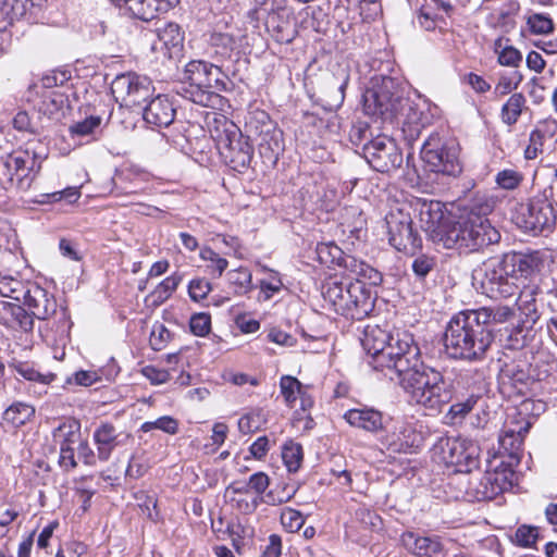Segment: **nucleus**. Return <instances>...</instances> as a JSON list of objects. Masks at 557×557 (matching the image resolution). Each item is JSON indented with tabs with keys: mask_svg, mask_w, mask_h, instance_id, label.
Listing matches in <instances>:
<instances>
[{
	"mask_svg": "<svg viewBox=\"0 0 557 557\" xmlns=\"http://www.w3.org/2000/svg\"><path fill=\"white\" fill-rule=\"evenodd\" d=\"M421 158L434 173L456 176L461 172L459 146L455 139L432 133L421 148Z\"/></svg>",
	"mask_w": 557,
	"mask_h": 557,
	"instance_id": "11",
	"label": "nucleus"
},
{
	"mask_svg": "<svg viewBox=\"0 0 557 557\" xmlns=\"http://www.w3.org/2000/svg\"><path fill=\"white\" fill-rule=\"evenodd\" d=\"M227 278L236 295H246L252 289V274L247 268L239 267L230 271Z\"/></svg>",
	"mask_w": 557,
	"mask_h": 557,
	"instance_id": "45",
	"label": "nucleus"
},
{
	"mask_svg": "<svg viewBox=\"0 0 557 557\" xmlns=\"http://www.w3.org/2000/svg\"><path fill=\"white\" fill-rule=\"evenodd\" d=\"M304 458L302 447L293 441L287 442L282 449V459L288 472H297Z\"/></svg>",
	"mask_w": 557,
	"mask_h": 557,
	"instance_id": "49",
	"label": "nucleus"
},
{
	"mask_svg": "<svg viewBox=\"0 0 557 557\" xmlns=\"http://www.w3.org/2000/svg\"><path fill=\"white\" fill-rule=\"evenodd\" d=\"M322 295L338 314L352 320H362L374 309L375 298L361 280L330 278L322 287Z\"/></svg>",
	"mask_w": 557,
	"mask_h": 557,
	"instance_id": "5",
	"label": "nucleus"
},
{
	"mask_svg": "<svg viewBox=\"0 0 557 557\" xmlns=\"http://www.w3.org/2000/svg\"><path fill=\"white\" fill-rule=\"evenodd\" d=\"M102 117L98 115H90L83 121L76 122L70 127L72 135L78 137L92 136L101 126Z\"/></svg>",
	"mask_w": 557,
	"mask_h": 557,
	"instance_id": "55",
	"label": "nucleus"
},
{
	"mask_svg": "<svg viewBox=\"0 0 557 557\" xmlns=\"http://www.w3.org/2000/svg\"><path fill=\"white\" fill-rule=\"evenodd\" d=\"M348 83L349 73L346 69L338 67L336 72H327L322 76L319 92L329 110L342 107Z\"/></svg>",
	"mask_w": 557,
	"mask_h": 557,
	"instance_id": "20",
	"label": "nucleus"
},
{
	"mask_svg": "<svg viewBox=\"0 0 557 557\" xmlns=\"http://www.w3.org/2000/svg\"><path fill=\"white\" fill-rule=\"evenodd\" d=\"M434 455L454 471L470 473L479 467L480 447L468 438L446 437L441 438L433 448Z\"/></svg>",
	"mask_w": 557,
	"mask_h": 557,
	"instance_id": "13",
	"label": "nucleus"
},
{
	"mask_svg": "<svg viewBox=\"0 0 557 557\" xmlns=\"http://www.w3.org/2000/svg\"><path fill=\"white\" fill-rule=\"evenodd\" d=\"M263 270L267 272V276L259 283L260 298L267 301L282 290L283 282L277 271L268 268H263Z\"/></svg>",
	"mask_w": 557,
	"mask_h": 557,
	"instance_id": "47",
	"label": "nucleus"
},
{
	"mask_svg": "<svg viewBox=\"0 0 557 557\" xmlns=\"http://www.w3.org/2000/svg\"><path fill=\"white\" fill-rule=\"evenodd\" d=\"M226 532L232 541L233 547L240 554L245 545V539L251 536V530L240 521H232L227 523Z\"/></svg>",
	"mask_w": 557,
	"mask_h": 557,
	"instance_id": "53",
	"label": "nucleus"
},
{
	"mask_svg": "<svg viewBox=\"0 0 557 557\" xmlns=\"http://www.w3.org/2000/svg\"><path fill=\"white\" fill-rule=\"evenodd\" d=\"M478 320L488 330L494 331V326L507 324L512 322L516 318V310L513 307L507 305H496L491 307H481L472 309Z\"/></svg>",
	"mask_w": 557,
	"mask_h": 557,
	"instance_id": "33",
	"label": "nucleus"
},
{
	"mask_svg": "<svg viewBox=\"0 0 557 557\" xmlns=\"http://www.w3.org/2000/svg\"><path fill=\"white\" fill-rule=\"evenodd\" d=\"M422 361L418 344L413 335L407 331L393 332L385 352L373 360V370L394 381Z\"/></svg>",
	"mask_w": 557,
	"mask_h": 557,
	"instance_id": "7",
	"label": "nucleus"
},
{
	"mask_svg": "<svg viewBox=\"0 0 557 557\" xmlns=\"http://www.w3.org/2000/svg\"><path fill=\"white\" fill-rule=\"evenodd\" d=\"M344 419L349 425L371 433H376L384 428L383 413L370 407L349 409L344 413Z\"/></svg>",
	"mask_w": 557,
	"mask_h": 557,
	"instance_id": "30",
	"label": "nucleus"
},
{
	"mask_svg": "<svg viewBox=\"0 0 557 557\" xmlns=\"http://www.w3.org/2000/svg\"><path fill=\"white\" fill-rule=\"evenodd\" d=\"M230 72L228 66L222 69V65L205 60H191L184 67V82L177 94L196 104L221 109L224 98L220 94L234 87Z\"/></svg>",
	"mask_w": 557,
	"mask_h": 557,
	"instance_id": "2",
	"label": "nucleus"
},
{
	"mask_svg": "<svg viewBox=\"0 0 557 557\" xmlns=\"http://www.w3.org/2000/svg\"><path fill=\"white\" fill-rule=\"evenodd\" d=\"M525 97L521 92L511 95L500 110L502 122L508 126L516 124L525 106Z\"/></svg>",
	"mask_w": 557,
	"mask_h": 557,
	"instance_id": "39",
	"label": "nucleus"
},
{
	"mask_svg": "<svg viewBox=\"0 0 557 557\" xmlns=\"http://www.w3.org/2000/svg\"><path fill=\"white\" fill-rule=\"evenodd\" d=\"M189 327L194 335L206 336L211 331V315L206 312H199L191 315Z\"/></svg>",
	"mask_w": 557,
	"mask_h": 557,
	"instance_id": "64",
	"label": "nucleus"
},
{
	"mask_svg": "<svg viewBox=\"0 0 557 557\" xmlns=\"http://www.w3.org/2000/svg\"><path fill=\"white\" fill-rule=\"evenodd\" d=\"M176 110L168 96L158 95L143 107V119L152 127H168L175 117Z\"/></svg>",
	"mask_w": 557,
	"mask_h": 557,
	"instance_id": "27",
	"label": "nucleus"
},
{
	"mask_svg": "<svg viewBox=\"0 0 557 557\" xmlns=\"http://www.w3.org/2000/svg\"><path fill=\"white\" fill-rule=\"evenodd\" d=\"M92 438L97 447L98 459L106 462L111 458L113 450L127 445L132 436L127 432L117 431L112 423L102 422L94 431Z\"/></svg>",
	"mask_w": 557,
	"mask_h": 557,
	"instance_id": "21",
	"label": "nucleus"
},
{
	"mask_svg": "<svg viewBox=\"0 0 557 557\" xmlns=\"http://www.w3.org/2000/svg\"><path fill=\"white\" fill-rule=\"evenodd\" d=\"M27 287L28 282L24 283L10 275H0V295L3 297L23 301Z\"/></svg>",
	"mask_w": 557,
	"mask_h": 557,
	"instance_id": "42",
	"label": "nucleus"
},
{
	"mask_svg": "<svg viewBox=\"0 0 557 557\" xmlns=\"http://www.w3.org/2000/svg\"><path fill=\"white\" fill-rule=\"evenodd\" d=\"M532 330L520 322L506 325L499 330V342L504 348L519 350L525 347L532 337Z\"/></svg>",
	"mask_w": 557,
	"mask_h": 557,
	"instance_id": "36",
	"label": "nucleus"
},
{
	"mask_svg": "<svg viewBox=\"0 0 557 557\" xmlns=\"http://www.w3.org/2000/svg\"><path fill=\"white\" fill-rule=\"evenodd\" d=\"M509 264L503 255L485 260L474 270L473 281L481 294L495 300L517 294L519 286Z\"/></svg>",
	"mask_w": 557,
	"mask_h": 557,
	"instance_id": "10",
	"label": "nucleus"
},
{
	"mask_svg": "<svg viewBox=\"0 0 557 557\" xmlns=\"http://www.w3.org/2000/svg\"><path fill=\"white\" fill-rule=\"evenodd\" d=\"M200 258L206 262L207 273L214 278L221 277L228 267V261L210 247L200 250Z\"/></svg>",
	"mask_w": 557,
	"mask_h": 557,
	"instance_id": "41",
	"label": "nucleus"
},
{
	"mask_svg": "<svg viewBox=\"0 0 557 557\" xmlns=\"http://www.w3.org/2000/svg\"><path fill=\"white\" fill-rule=\"evenodd\" d=\"M556 211L545 195L536 196L525 203L517 205L512 214L515 224L532 235L549 233L556 224Z\"/></svg>",
	"mask_w": 557,
	"mask_h": 557,
	"instance_id": "12",
	"label": "nucleus"
},
{
	"mask_svg": "<svg viewBox=\"0 0 557 557\" xmlns=\"http://www.w3.org/2000/svg\"><path fill=\"white\" fill-rule=\"evenodd\" d=\"M214 122L216 125L210 129V134L225 163L237 172L248 169L253 157V148L248 137L244 136L240 129L225 116L215 119Z\"/></svg>",
	"mask_w": 557,
	"mask_h": 557,
	"instance_id": "9",
	"label": "nucleus"
},
{
	"mask_svg": "<svg viewBox=\"0 0 557 557\" xmlns=\"http://www.w3.org/2000/svg\"><path fill=\"white\" fill-rule=\"evenodd\" d=\"M281 523L288 532H297L305 523L302 513L293 508H284L281 512Z\"/></svg>",
	"mask_w": 557,
	"mask_h": 557,
	"instance_id": "62",
	"label": "nucleus"
},
{
	"mask_svg": "<svg viewBox=\"0 0 557 557\" xmlns=\"http://www.w3.org/2000/svg\"><path fill=\"white\" fill-rule=\"evenodd\" d=\"M47 0H0V27L10 26L15 18L35 21Z\"/></svg>",
	"mask_w": 557,
	"mask_h": 557,
	"instance_id": "22",
	"label": "nucleus"
},
{
	"mask_svg": "<svg viewBox=\"0 0 557 557\" xmlns=\"http://www.w3.org/2000/svg\"><path fill=\"white\" fill-rule=\"evenodd\" d=\"M523 174L513 169L499 171L495 176V183L505 190H513L520 186L523 181Z\"/></svg>",
	"mask_w": 557,
	"mask_h": 557,
	"instance_id": "58",
	"label": "nucleus"
},
{
	"mask_svg": "<svg viewBox=\"0 0 557 557\" xmlns=\"http://www.w3.org/2000/svg\"><path fill=\"white\" fill-rule=\"evenodd\" d=\"M10 368H12L18 375L27 381L40 382L44 384H49L54 379V374H41L37 370L33 368L27 362L22 361H13L10 363Z\"/></svg>",
	"mask_w": 557,
	"mask_h": 557,
	"instance_id": "52",
	"label": "nucleus"
},
{
	"mask_svg": "<svg viewBox=\"0 0 557 557\" xmlns=\"http://www.w3.org/2000/svg\"><path fill=\"white\" fill-rule=\"evenodd\" d=\"M393 339V332H388L379 325H367L361 339V345L368 355V364L373 369V360L385 352Z\"/></svg>",
	"mask_w": 557,
	"mask_h": 557,
	"instance_id": "31",
	"label": "nucleus"
},
{
	"mask_svg": "<svg viewBox=\"0 0 557 557\" xmlns=\"http://www.w3.org/2000/svg\"><path fill=\"white\" fill-rule=\"evenodd\" d=\"M124 4L134 17L143 21H150L158 15L154 0H124Z\"/></svg>",
	"mask_w": 557,
	"mask_h": 557,
	"instance_id": "43",
	"label": "nucleus"
},
{
	"mask_svg": "<svg viewBox=\"0 0 557 557\" xmlns=\"http://www.w3.org/2000/svg\"><path fill=\"white\" fill-rule=\"evenodd\" d=\"M443 342L450 359L476 362L485 358L494 336L492 330L482 326L472 310H463L450 318Z\"/></svg>",
	"mask_w": 557,
	"mask_h": 557,
	"instance_id": "3",
	"label": "nucleus"
},
{
	"mask_svg": "<svg viewBox=\"0 0 557 557\" xmlns=\"http://www.w3.org/2000/svg\"><path fill=\"white\" fill-rule=\"evenodd\" d=\"M45 323L38 329L44 341L49 345L64 347L70 338L72 322L66 308L60 307L48 319H41Z\"/></svg>",
	"mask_w": 557,
	"mask_h": 557,
	"instance_id": "23",
	"label": "nucleus"
},
{
	"mask_svg": "<svg viewBox=\"0 0 557 557\" xmlns=\"http://www.w3.org/2000/svg\"><path fill=\"white\" fill-rule=\"evenodd\" d=\"M502 380L508 381L512 385H527L530 381V374L525 363H505L500 370Z\"/></svg>",
	"mask_w": 557,
	"mask_h": 557,
	"instance_id": "44",
	"label": "nucleus"
},
{
	"mask_svg": "<svg viewBox=\"0 0 557 557\" xmlns=\"http://www.w3.org/2000/svg\"><path fill=\"white\" fill-rule=\"evenodd\" d=\"M11 322L21 331L28 333L34 329V315L20 305H10Z\"/></svg>",
	"mask_w": 557,
	"mask_h": 557,
	"instance_id": "56",
	"label": "nucleus"
},
{
	"mask_svg": "<svg viewBox=\"0 0 557 557\" xmlns=\"http://www.w3.org/2000/svg\"><path fill=\"white\" fill-rule=\"evenodd\" d=\"M536 287L523 288L517 298L516 306L519 311L517 321L533 331L534 325L541 318L536 304Z\"/></svg>",
	"mask_w": 557,
	"mask_h": 557,
	"instance_id": "32",
	"label": "nucleus"
},
{
	"mask_svg": "<svg viewBox=\"0 0 557 557\" xmlns=\"http://www.w3.org/2000/svg\"><path fill=\"white\" fill-rule=\"evenodd\" d=\"M397 380L411 403L432 412H441L451 399V384L443 372L423 361Z\"/></svg>",
	"mask_w": 557,
	"mask_h": 557,
	"instance_id": "4",
	"label": "nucleus"
},
{
	"mask_svg": "<svg viewBox=\"0 0 557 557\" xmlns=\"http://www.w3.org/2000/svg\"><path fill=\"white\" fill-rule=\"evenodd\" d=\"M363 109L369 115L400 125L404 139L409 145L420 137L422 129L432 121L428 103L405 97L398 83L389 76H383L380 83L367 89Z\"/></svg>",
	"mask_w": 557,
	"mask_h": 557,
	"instance_id": "1",
	"label": "nucleus"
},
{
	"mask_svg": "<svg viewBox=\"0 0 557 557\" xmlns=\"http://www.w3.org/2000/svg\"><path fill=\"white\" fill-rule=\"evenodd\" d=\"M338 267L343 268L348 273L356 275V280H367L372 285H379L382 282V275L377 270L364 261L345 252L341 258Z\"/></svg>",
	"mask_w": 557,
	"mask_h": 557,
	"instance_id": "35",
	"label": "nucleus"
},
{
	"mask_svg": "<svg viewBox=\"0 0 557 557\" xmlns=\"http://www.w3.org/2000/svg\"><path fill=\"white\" fill-rule=\"evenodd\" d=\"M519 462H511L504 456H493L487 460L486 473L494 481V492L490 495H498L513 486L516 478L515 468Z\"/></svg>",
	"mask_w": 557,
	"mask_h": 557,
	"instance_id": "26",
	"label": "nucleus"
},
{
	"mask_svg": "<svg viewBox=\"0 0 557 557\" xmlns=\"http://www.w3.org/2000/svg\"><path fill=\"white\" fill-rule=\"evenodd\" d=\"M494 207V197L487 195L486 193L478 191L469 202V213L466 218H480L481 220H488L486 215L493 211Z\"/></svg>",
	"mask_w": 557,
	"mask_h": 557,
	"instance_id": "40",
	"label": "nucleus"
},
{
	"mask_svg": "<svg viewBox=\"0 0 557 557\" xmlns=\"http://www.w3.org/2000/svg\"><path fill=\"white\" fill-rule=\"evenodd\" d=\"M22 302L38 320L48 319L60 310L54 296L34 282H28L26 295Z\"/></svg>",
	"mask_w": 557,
	"mask_h": 557,
	"instance_id": "24",
	"label": "nucleus"
},
{
	"mask_svg": "<svg viewBox=\"0 0 557 557\" xmlns=\"http://www.w3.org/2000/svg\"><path fill=\"white\" fill-rule=\"evenodd\" d=\"M499 240L498 230L492 225L490 220L480 218H460L459 221L447 225L441 234V243L445 248L456 249L460 252L479 251Z\"/></svg>",
	"mask_w": 557,
	"mask_h": 557,
	"instance_id": "6",
	"label": "nucleus"
},
{
	"mask_svg": "<svg viewBox=\"0 0 557 557\" xmlns=\"http://www.w3.org/2000/svg\"><path fill=\"white\" fill-rule=\"evenodd\" d=\"M372 134L370 126L367 122L357 121L354 123L349 131V140L356 147H363L366 143H369Z\"/></svg>",
	"mask_w": 557,
	"mask_h": 557,
	"instance_id": "61",
	"label": "nucleus"
},
{
	"mask_svg": "<svg viewBox=\"0 0 557 557\" xmlns=\"http://www.w3.org/2000/svg\"><path fill=\"white\" fill-rule=\"evenodd\" d=\"M81 197L79 188L77 187H66L62 190L40 194L37 199L34 200L35 203L44 205V203H52L61 200H65L69 203H73L77 201Z\"/></svg>",
	"mask_w": 557,
	"mask_h": 557,
	"instance_id": "51",
	"label": "nucleus"
},
{
	"mask_svg": "<svg viewBox=\"0 0 557 557\" xmlns=\"http://www.w3.org/2000/svg\"><path fill=\"white\" fill-rule=\"evenodd\" d=\"M385 225L389 244L398 251L414 255L421 248L422 239L412 227L408 212L401 209L391 210L385 215Z\"/></svg>",
	"mask_w": 557,
	"mask_h": 557,
	"instance_id": "15",
	"label": "nucleus"
},
{
	"mask_svg": "<svg viewBox=\"0 0 557 557\" xmlns=\"http://www.w3.org/2000/svg\"><path fill=\"white\" fill-rule=\"evenodd\" d=\"M530 428L531 422L520 413L517 419L507 422L498 438V451L494 456H504L511 462H520L523 441Z\"/></svg>",
	"mask_w": 557,
	"mask_h": 557,
	"instance_id": "19",
	"label": "nucleus"
},
{
	"mask_svg": "<svg viewBox=\"0 0 557 557\" xmlns=\"http://www.w3.org/2000/svg\"><path fill=\"white\" fill-rule=\"evenodd\" d=\"M361 156L376 172L388 173L400 168L403 153L395 140L386 135H377L362 147Z\"/></svg>",
	"mask_w": 557,
	"mask_h": 557,
	"instance_id": "16",
	"label": "nucleus"
},
{
	"mask_svg": "<svg viewBox=\"0 0 557 557\" xmlns=\"http://www.w3.org/2000/svg\"><path fill=\"white\" fill-rule=\"evenodd\" d=\"M404 547L417 557H443L444 544L437 535H420L414 532L401 534Z\"/></svg>",
	"mask_w": 557,
	"mask_h": 557,
	"instance_id": "25",
	"label": "nucleus"
},
{
	"mask_svg": "<svg viewBox=\"0 0 557 557\" xmlns=\"http://www.w3.org/2000/svg\"><path fill=\"white\" fill-rule=\"evenodd\" d=\"M248 132L259 137V147L262 156H268L276 161L283 151V133L275 127L270 115L264 111H255L249 114L246 122Z\"/></svg>",
	"mask_w": 557,
	"mask_h": 557,
	"instance_id": "17",
	"label": "nucleus"
},
{
	"mask_svg": "<svg viewBox=\"0 0 557 557\" xmlns=\"http://www.w3.org/2000/svg\"><path fill=\"white\" fill-rule=\"evenodd\" d=\"M154 429L161 430L166 434L174 435L178 432V421L173 417L163 416L154 421H146L140 426V431L145 433Z\"/></svg>",
	"mask_w": 557,
	"mask_h": 557,
	"instance_id": "57",
	"label": "nucleus"
},
{
	"mask_svg": "<svg viewBox=\"0 0 557 557\" xmlns=\"http://www.w3.org/2000/svg\"><path fill=\"white\" fill-rule=\"evenodd\" d=\"M245 36L234 27H227L226 30L214 29L208 40V54L215 61V64L222 65L226 62L238 60L242 54L243 41Z\"/></svg>",
	"mask_w": 557,
	"mask_h": 557,
	"instance_id": "18",
	"label": "nucleus"
},
{
	"mask_svg": "<svg viewBox=\"0 0 557 557\" xmlns=\"http://www.w3.org/2000/svg\"><path fill=\"white\" fill-rule=\"evenodd\" d=\"M527 25L532 34L548 35L554 30V22L548 14L533 13L527 17Z\"/></svg>",
	"mask_w": 557,
	"mask_h": 557,
	"instance_id": "54",
	"label": "nucleus"
},
{
	"mask_svg": "<svg viewBox=\"0 0 557 557\" xmlns=\"http://www.w3.org/2000/svg\"><path fill=\"white\" fill-rule=\"evenodd\" d=\"M280 388L285 404L288 407L294 408L296 400L304 392L302 384L294 376L283 375L280 380Z\"/></svg>",
	"mask_w": 557,
	"mask_h": 557,
	"instance_id": "48",
	"label": "nucleus"
},
{
	"mask_svg": "<svg viewBox=\"0 0 557 557\" xmlns=\"http://www.w3.org/2000/svg\"><path fill=\"white\" fill-rule=\"evenodd\" d=\"M181 282L182 276L176 273L165 277L161 283L158 284V286L150 294L152 302L154 305L163 304L171 297L173 292L176 290Z\"/></svg>",
	"mask_w": 557,
	"mask_h": 557,
	"instance_id": "46",
	"label": "nucleus"
},
{
	"mask_svg": "<svg viewBox=\"0 0 557 557\" xmlns=\"http://www.w3.org/2000/svg\"><path fill=\"white\" fill-rule=\"evenodd\" d=\"M153 91L152 82L147 76L132 72L117 75L111 83V92L122 107H141Z\"/></svg>",
	"mask_w": 557,
	"mask_h": 557,
	"instance_id": "14",
	"label": "nucleus"
},
{
	"mask_svg": "<svg viewBox=\"0 0 557 557\" xmlns=\"http://www.w3.org/2000/svg\"><path fill=\"white\" fill-rule=\"evenodd\" d=\"M479 399L480 396L478 394H471L466 399L453 404L449 407L447 417H449L451 421L463 419L474 408Z\"/></svg>",
	"mask_w": 557,
	"mask_h": 557,
	"instance_id": "59",
	"label": "nucleus"
},
{
	"mask_svg": "<svg viewBox=\"0 0 557 557\" xmlns=\"http://www.w3.org/2000/svg\"><path fill=\"white\" fill-rule=\"evenodd\" d=\"M419 221L425 232L435 235L441 242V234L446 230L445 205L438 200H420L418 202Z\"/></svg>",
	"mask_w": 557,
	"mask_h": 557,
	"instance_id": "28",
	"label": "nucleus"
},
{
	"mask_svg": "<svg viewBox=\"0 0 557 557\" xmlns=\"http://www.w3.org/2000/svg\"><path fill=\"white\" fill-rule=\"evenodd\" d=\"M158 41L153 44V49L165 48L169 50V55L172 57V50L178 52L183 47L184 33L181 26L176 23L169 22L163 26L157 28Z\"/></svg>",
	"mask_w": 557,
	"mask_h": 557,
	"instance_id": "37",
	"label": "nucleus"
},
{
	"mask_svg": "<svg viewBox=\"0 0 557 557\" xmlns=\"http://www.w3.org/2000/svg\"><path fill=\"white\" fill-rule=\"evenodd\" d=\"M539 540V529L532 525H520L515 533V542L521 547H532Z\"/></svg>",
	"mask_w": 557,
	"mask_h": 557,
	"instance_id": "63",
	"label": "nucleus"
},
{
	"mask_svg": "<svg viewBox=\"0 0 557 557\" xmlns=\"http://www.w3.org/2000/svg\"><path fill=\"white\" fill-rule=\"evenodd\" d=\"M422 441V435L411 424L401 423L386 436L384 444L392 453L407 454L419 448Z\"/></svg>",
	"mask_w": 557,
	"mask_h": 557,
	"instance_id": "29",
	"label": "nucleus"
},
{
	"mask_svg": "<svg viewBox=\"0 0 557 557\" xmlns=\"http://www.w3.org/2000/svg\"><path fill=\"white\" fill-rule=\"evenodd\" d=\"M504 257L510 263L509 265L516 275V281H518L519 276L528 277L535 271H539L542 264V257L539 251L530 253L511 252L505 253Z\"/></svg>",
	"mask_w": 557,
	"mask_h": 557,
	"instance_id": "34",
	"label": "nucleus"
},
{
	"mask_svg": "<svg viewBox=\"0 0 557 557\" xmlns=\"http://www.w3.org/2000/svg\"><path fill=\"white\" fill-rule=\"evenodd\" d=\"M317 258L321 264L338 265L344 251L333 242L320 243L315 248Z\"/></svg>",
	"mask_w": 557,
	"mask_h": 557,
	"instance_id": "50",
	"label": "nucleus"
},
{
	"mask_svg": "<svg viewBox=\"0 0 557 557\" xmlns=\"http://www.w3.org/2000/svg\"><path fill=\"white\" fill-rule=\"evenodd\" d=\"M45 156L27 146L0 157V184L4 189L26 191L41 170Z\"/></svg>",
	"mask_w": 557,
	"mask_h": 557,
	"instance_id": "8",
	"label": "nucleus"
},
{
	"mask_svg": "<svg viewBox=\"0 0 557 557\" xmlns=\"http://www.w3.org/2000/svg\"><path fill=\"white\" fill-rule=\"evenodd\" d=\"M34 414L35 408L33 406L26 403L16 401L4 410L2 419L13 428H20L26 424Z\"/></svg>",
	"mask_w": 557,
	"mask_h": 557,
	"instance_id": "38",
	"label": "nucleus"
},
{
	"mask_svg": "<svg viewBox=\"0 0 557 557\" xmlns=\"http://www.w3.org/2000/svg\"><path fill=\"white\" fill-rule=\"evenodd\" d=\"M53 440L54 442H79L81 441V432L79 424L75 421L73 422H64L60 424L53 431Z\"/></svg>",
	"mask_w": 557,
	"mask_h": 557,
	"instance_id": "60",
	"label": "nucleus"
}]
</instances>
